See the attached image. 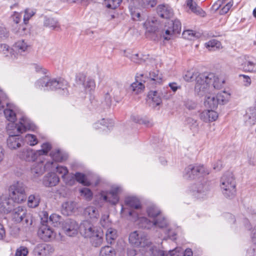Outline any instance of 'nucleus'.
<instances>
[{"mask_svg": "<svg viewBox=\"0 0 256 256\" xmlns=\"http://www.w3.org/2000/svg\"><path fill=\"white\" fill-rule=\"evenodd\" d=\"M195 80L196 83L194 90L199 94L205 92L210 86L214 88H218L220 82L219 78L213 73L200 74L196 75Z\"/></svg>", "mask_w": 256, "mask_h": 256, "instance_id": "obj_1", "label": "nucleus"}, {"mask_svg": "<svg viewBox=\"0 0 256 256\" xmlns=\"http://www.w3.org/2000/svg\"><path fill=\"white\" fill-rule=\"evenodd\" d=\"M79 230L82 236L90 240L93 246L98 247L102 244L103 238L102 233L90 221H83L80 225Z\"/></svg>", "mask_w": 256, "mask_h": 256, "instance_id": "obj_2", "label": "nucleus"}, {"mask_svg": "<svg viewBox=\"0 0 256 256\" xmlns=\"http://www.w3.org/2000/svg\"><path fill=\"white\" fill-rule=\"evenodd\" d=\"M4 113L6 118L10 122H12V125L14 126L17 134H22L25 132L27 130H30L32 128V124L30 120L26 117L22 116L18 124H14V122L16 120V114L14 110L9 108L4 110Z\"/></svg>", "mask_w": 256, "mask_h": 256, "instance_id": "obj_3", "label": "nucleus"}, {"mask_svg": "<svg viewBox=\"0 0 256 256\" xmlns=\"http://www.w3.org/2000/svg\"><path fill=\"white\" fill-rule=\"evenodd\" d=\"M40 216V226L38 231V235L42 240L49 242L55 238V233L50 225L48 224V213L45 211L42 212Z\"/></svg>", "mask_w": 256, "mask_h": 256, "instance_id": "obj_4", "label": "nucleus"}, {"mask_svg": "<svg viewBox=\"0 0 256 256\" xmlns=\"http://www.w3.org/2000/svg\"><path fill=\"white\" fill-rule=\"evenodd\" d=\"M67 85V82L61 78H49L47 76L40 78L36 82V86L38 88L46 87L48 90H52L58 89L64 90L66 88Z\"/></svg>", "mask_w": 256, "mask_h": 256, "instance_id": "obj_5", "label": "nucleus"}, {"mask_svg": "<svg viewBox=\"0 0 256 256\" xmlns=\"http://www.w3.org/2000/svg\"><path fill=\"white\" fill-rule=\"evenodd\" d=\"M181 22L178 20H170L164 26L161 36L165 40H170L173 38L176 34H178L181 31Z\"/></svg>", "mask_w": 256, "mask_h": 256, "instance_id": "obj_6", "label": "nucleus"}, {"mask_svg": "<svg viewBox=\"0 0 256 256\" xmlns=\"http://www.w3.org/2000/svg\"><path fill=\"white\" fill-rule=\"evenodd\" d=\"M26 186L22 182H17L10 186L9 195L16 203H21L26 199Z\"/></svg>", "mask_w": 256, "mask_h": 256, "instance_id": "obj_7", "label": "nucleus"}, {"mask_svg": "<svg viewBox=\"0 0 256 256\" xmlns=\"http://www.w3.org/2000/svg\"><path fill=\"white\" fill-rule=\"evenodd\" d=\"M209 174V171L203 165L192 164L184 169V176L186 179L194 180Z\"/></svg>", "mask_w": 256, "mask_h": 256, "instance_id": "obj_8", "label": "nucleus"}, {"mask_svg": "<svg viewBox=\"0 0 256 256\" xmlns=\"http://www.w3.org/2000/svg\"><path fill=\"white\" fill-rule=\"evenodd\" d=\"M128 240L132 245L143 248V250L150 244V240L144 233L136 230L130 234Z\"/></svg>", "mask_w": 256, "mask_h": 256, "instance_id": "obj_9", "label": "nucleus"}, {"mask_svg": "<svg viewBox=\"0 0 256 256\" xmlns=\"http://www.w3.org/2000/svg\"><path fill=\"white\" fill-rule=\"evenodd\" d=\"M124 202L127 208L122 206V211L128 212L130 216H132L135 218H138V215L136 210L141 208L139 200L135 197H128L126 198Z\"/></svg>", "mask_w": 256, "mask_h": 256, "instance_id": "obj_10", "label": "nucleus"}, {"mask_svg": "<svg viewBox=\"0 0 256 256\" xmlns=\"http://www.w3.org/2000/svg\"><path fill=\"white\" fill-rule=\"evenodd\" d=\"M121 190L120 187L118 186L112 187L110 191L106 192V194H104V192L100 193V199L115 205L119 201L118 194Z\"/></svg>", "mask_w": 256, "mask_h": 256, "instance_id": "obj_11", "label": "nucleus"}, {"mask_svg": "<svg viewBox=\"0 0 256 256\" xmlns=\"http://www.w3.org/2000/svg\"><path fill=\"white\" fill-rule=\"evenodd\" d=\"M62 230L69 236H73L78 234L79 226L76 220L72 219L66 220L62 224Z\"/></svg>", "mask_w": 256, "mask_h": 256, "instance_id": "obj_12", "label": "nucleus"}, {"mask_svg": "<svg viewBox=\"0 0 256 256\" xmlns=\"http://www.w3.org/2000/svg\"><path fill=\"white\" fill-rule=\"evenodd\" d=\"M54 247L49 244H37L34 250L35 255L38 256H50L54 252Z\"/></svg>", "mask_w": 256, "mask_h": 256, "instance_id": "obj_13", "label": "nucleus"}, {"mask_svg": "<svg viewBox=\"0 0 256 256\" xmlns=\"http://www.w3.org/2000/svg\"><path fill=\"white\" fill-rule=\"evenodd\" d=\"M14 200L6 195L0 196V211L4 213L10 212L13 208Z\"/></svg>", "mask_w": 256, "mask_h": 256, "instance_id": "obj_14", "label": "nucleus"}, {"mask_svg": "<svg viewBox=\"0 0 256 256\" xmlns=\"http://www.w3.org/2000/svg\"><path fill=\"white\" fill-rule=\"evenodd\" d=\"M53 162H48L44 166L42 162L36 163L31 168V173L34 177H38L43 174L45 168H52Z\"/></svg>", "mask_w": 256, "mask_h": 256, "instance_id": "obj_15", "label": "nucleus"}, {"mask_svg": "<svg viewBox=\"0 0 256 256\" xmlns=\"http://www.w3.org/2000/svg\"><path fill=\"white\" fill-rule=\"evenodd\" d=\"M254 107H250L244 116V120L246 126H252L256 123V100Z\"/></svg>", "mask_w": 256, "mask_h": 256, "instance_id": "obj_16", "label": "nucleus"}, {"mask_svg": "<svg viewBox=\"0 0 256 256\" xmlns=\"http://www.w3.org/2000/svg\"><path fill=\"white\" fill-rule=\"evenodd\" d=\"M60 182L59 177L54 172H50L46 175L42 180L44 185L46 187L56 186Z\"/></svg>", "mask_w": 256, "mask_h": 256, "instance_id": "obj_17", "label": "nucleus"}, {"mask_svg": "<svg viewBox=\"0 0 256 256\" xmlns=\"http://www.w3.org/2000/svg\"><path fill=\"white\" fill-rule=\"evenodd\" d=\"M19 158L26 161H34L37 157V154L30 148H24L18 154Z\"/></svg>", "mask_w": 256, "mask_h": 256, "instance_id": "obj_18", "label": "nucleus"}, {"mask_svg": "<svg viewBox=\"0 0 256 256\" xmlns=\"http://www.w3.org/2000/svg\"><path fill=\"white\" fill-rule=\"evenodd\" d=\"M220 190L224 196L228 199H233L236 196V186L220 185Z\"/></svg>", "mask_w": 256, "mask_h": 256, "instance_id": "obj_19", "label": "nucleus"}, {"mask_svg": "<svg viewBox=\"0 0 256 256\" xmlns=\"http://www.w3.org/2000/svg\"><path fill=\"white\" fill-rule=\"evenodd\" d=\"M158 14L162 18H170L173 16L172 8L166 4H160L157 8Z\"/></svg>", "mask_w": 256, "mask_h": 256, "instance_id": "obj_20", "label": "nucleus"}, {"mask_svg": "<svg viewBox=\"0 0 256 256\" xmlns=\"http://www.w3.org/2000/svg\"><path fill=\"white\" fill-rule=\"evenodd\" d=\"M200 116L202 120L208 122L216 120L218 118V114L213 110H206L202 112Z\"/></svg>", "mask_w": 256, "mask_h": 256, "instance_id": "obj_21", "label": "nucleus"}, {"mask_svg": "<svg viewBox=\"0 0 256 256\" xmlns=\"http://www.w3.org/2000/svg\"><path fill=\"white\" fill-rule=\"evenodd\" d=\"M74 178L84 186H88L90 184V182L87 180L86 175L79 172H76L74 176H71L69 181H66V182L72 185L74 182Z\"/></svg>", "mask_w": 256, "mask_h": 256, "instance_id": "obj_22", "label": "nucleus"}, {"mask_svg": "<svg viewBox=\"0 0 256 256\" xmlns=\"http://www.w3.org/2000/svg\"><path fill=\"white\" fill-rule=\"evenodd\" d=\"M148 80L150 84H160L162 82V74L158 70H153L149 72Z\"/></svg>", "mask_w": 256, "mask_h": 256, "instance_id": "obj_23", "label": "nucleus"}, {"mask_svg": "<svg viewBox=\"0 0 256 256\" xmlns=\"http://www.w3.org/2000/svg\"><path fill=\"white\" fill-rule=\"evenodd\" d=\"M22 142V140L17 134L10 135L7 139V145L11 150L20 148L21 146Z\"/></svg>", "mask_w": 256, "mask_h": 256, "instance_id": "obj_24", "label": "nucleus"}, {"mask_svg": "<svg viewBox=\"0 0 256 256\" xmlns=\"http://www.w3.org/2000/svg\"><path fill=\"white\" fill-rule=\"evenodd\" d=\"M146 256H165V252L158 249L156 247L152 246V242L148 244L144 250Z\"/></svg>", "mask_w": 256, "mask_h": 256, "instance_id": "obj_25", "label": "nucleus"}, {"mask_svg": "<svg viewBox=\"0 0 256 256\" xmlns=\"http://www.w3.org/2000/svg\"><path fill=\"white\" fill-rule=\"evenodd\" d=\"M148 102L152 107H156L162 102V99L158 92L156 90H150L148 95Z\"/></svg>", "mask_w": 256, "mask_h": 256, "instance_id": "obj_26", "label": "nucleus"}, {"mask_svg": "<svg viewBox=\"0 0 256 256\" xmlns=\"http://www.w3.org/2000/svg\"><path fill=\"white\" fill-rule=\"evenodd\" d=\"M137 4L138 0H131L128 6L129 10L132 18L135 20H139L140 16V12L138 8L136 7Z\"/></svg>", "mask_w": 256, "mask_h": 256, "instance_id": "obj_27", "label": "nucleus"}, {"mask_svg": "<svg viewBox=\"0 0 256 256\" xmlns=\"http://www.w3.org/2000/svg\"><path fill=\"white\" fill-rule=\"evenodd\" d=\"M236 186V182L232 173L227 172L221 178L220 185Z\"/></svg>", "mask_w": 256, "mask_h": 256, "instance_id": "obj_28", "label": "nucleus"}, {"mask_svg": "<svg viewBox=\"0 0 256 256\" xmlns=\"http://www.w3.org/2000/svg\"><path fill=\"white\" fill-rule=\"evenodd\" d=\"M186 5L191 11L196 15H199L202 17L205 16L206 12L200 7L198 6L193 0H187Z\"/></svg>", "mask_w": 256, "mask_h": 256, "instance_id": "obj_29", "label": "nucleus"}, {"mask_svg": "<svg viewBox=\"0 0 256 256\" xmlns=\"http://www.w3.org/2000/svg\"><path fill=\"white\" fill-rule=\"evenodd\" d=\"M26 210L22 206L15 208L12 212V218L16 222L23 221L24 216L26 215Z\"/></svg>", "mask_w": 256, "mask_h": 256, "instance_id": "obj_30", "label": "nucleus"}, {"mask_svg": "<svg viewBox=\"0 0 256 256\" xmlns=\"http://www.w3.org/2000/svg\"><path fill=\"white\" fill-rule=\"evenodd\" d=\"M28 48L29 46L24 40H18L14 46V50L20 54H22L23 53L27 52Z\"/></svg>", "mask_w": 256, "mask_h": 256, "instance_id": "obj_31", "label": "nucleus"}, {"mask_svg": "<svg viewBox=\"0 0 256 256\" xmlns=\"http://www.w3.org/2000/svg\"><path fill=\"white\" fill-rule=\"evenodd\" d=\"M218 102L216 96L212 94L210 96H206L204 101V105L206 107L211 109L216 108L218 105Z\"/></svg>", "mask_w": 256, "mask_h": 256, "instance_id": "obj_32", "label": "nucleus"}, {"mask_svg": "<svg viewBox=\"0 0 256 256\" xmlns=\"http://www.w3.org/2000/svg\"><path fill=\"white\" fill-rule=\"evenodd\" d=\"M146 32L154 33L158 30V22L156 20H148L144 24Z\"/></svg>", "mask_w": 256, "mask_h": 256, "instance_id": "obj_33", "label": "nucleus"}, {"mask_svg": "<svg viewBox=\"0 0 256 256\" xmlns=\"http://www.w3.org/2000/svg\"><path fill=\"white\" fill-rule=\"evenodd\" d=\"M86 217L90 219L98 218L99 216V213L97 208L93 206L86 207L84 212Z\"/></svg>", "mask_w": 256, "mask_h": 256, "instance_id": "obj_34", "label": "nucleus"}, {"mask_svg": "<svg viewBox=\"0 0 256 256\" xmlns=\"http://www.w3.org/2000/svg\"><path fill=\"white\" fill-rule=\"evenodd\" d=\"M116 252L114 248L108 246L102 247L99 252V256H116Z\"/></svg>", "mask_w": 256, "mask_h": 256, "instance_id": "obj_35", "label": "nucleus"}, {"mask_svg": "<svg viewBox=\"0 0 256 256\" xmlns=\"http://www.w3.org/2000/svg\"><path fill=\"white\" fill-rule=\"evenodd\" d=\"M44 25L52 30H58L60 29V26L58 21L53 18H46L44 22Z\"/></svg>", "mask_w": 256, "mask_h": 256, "instance_id": "obj_36", "label": "nucleus"}, {"mask_svg": "<svg viewBox=\"0 0 256 256\" xmlns=\"http://www.w3.org/2000/svg\"><path fill=\"white\" fill-rule=\"evenodd\" d=\"M242 68L245 72H256V62L245 60L241 65Z\"/></svg>", "mask_w": 256, "mask_h": 256, "instance_id": "obj_37", "label": "nucleus"}, {"mask_svg": "<svg viewBox=\"0 0 256 256\" xmlns=\"http://www.w3.org/2000/svg\"><path fill=\"white\" fill-rule=\"evenodd\" d=\"M40 198L38 194H31L28 198V204L30 208L37 207L40 203Z\"/></svg>", "mask_w": 256, "mask_h": 256, "instance_id": "obj_38", "label": "nucleus"}, {"mask_svg": "<svg viewBox=\"0 0 256 256\" xmlns=\"http://www.w3.org/2000/svg\"><path fill=\"white\" fill-rule=\"evenodd\" d=\"M138 4L142 8H150L156 5L157 0H138Z\"/></svg>", "mask_w": 256, "mask_h": 256, "instance_id": "obj_39", "label": "nucleus"}, {"mask_svg": "<svg viewBox=\"0 0 256 256\" xmlns=\"http://www.w3.org/2000/svg\"><path fill=\"white\" fill-rule=\"evenodd\" d=\"M147 212L149 217L156 220L161 215L160 210L155 206H149L147 209Z\"/></svg>", "mask_w": 256, "mask_h": 256, "instance_id": "obj_40", "label": "nucleus"}, {"mask_svg": "<svg viewBox=\"0 0 256 256\" xmlns=\"http://www.w3.org/2000/svg\"><path fill=\"white\" fill-rule=\"evenodd\" d=\"M230 97V94L225 91L220 92L216 96V98L218 100L219 104H224L226 103Z\"/></svg>", "mask_w": 256, "mask_h": 256, "instance_id": "obj_41", "label": "nucleus"}, {"mask_svg": "<svg viewBox=\"0 0 256 256\" xmlns=\"http://www.w3.org/2000/svg\"><path fill=\"white\" fill-rule=\"evenodd\" d=\"M153 225L159 227L160 228H164L166 227L168 225V222L166 218L161 215L157 218L156 220H153Z\"/></svg>", "mask_w": 256, "mask_h": 256, "instance_id": "obj_42", "label": "nucleus"}, {"mask_svg": "<svg viewBox=\"0 0 256 256\" xmlns=\"http://www.w3.org/2000/svg\"><path fill=\"white\" fill-rule=\"evenodd\" d=\"M106 238L108 243L112 244V241L116 238V232L115 230L109 228L106 232Z\"/></svg>", "mask_w": 256, "mask_h": 256, "instance_id": "obj_43", "label": "nucleus"}, {"mask_svg": "<svg viewBox=\"0 0 256 256\" xmlns=\"http://www.w3.org/2000/svg\"><path fill=\"white\" fill-rule=\"evenodd\" d=\"M220 46V42L216 40H212L205 44L206 47L210 50H214L219 48Z\"/></svg>", "mask_w": 256, "mask_h": 256, "instance_id": "obj_44", "label": "nucleus"}, {"mask_svg": "<svg viewBox=\"0 0 256 256\" xmlns=\"http://www.w3.org/2000/svg\"><path fill=\"white\" fill-rule=\"evenodd\" d=\"M148 55H144L142 54H140V56L139 54H132V56H130L129 58L132 61L135 63L142 64L145 60L144 58H148Z\"/></svg>", "mask_w": 256, "mask_h": 256, "instance_id": "obj_45", "label": "nucleus"}, {"mask_svg": "<svg viewBox=\"0 0 256 256\" xmlns=\"http://www.w3.org/2000/svg\"><path fill=\"white\" fill-rule=\"evenodd\" d=\"M50 156L52 159L51 162H59L63 160L64 158L62 152L59 150H52L50 153Z\"/></svg>", "mask_w": 256, "mask_h": 256, "instance_id": "obj_46", "label": "nucleus"}, {"mask_svg": "<svg viewBox=\"0 0 256 256\" xmlns=\"http://www.w3.org/2000/svg\"><path fill=\"white\" fill-rule=\"evenodd\" d=\"M96 84L94 80L92 78H88L83 87L86 92H91L95 88Z\"/></svg>", "mask_w": 256, "mask_h": 256, "instance_id": "obj_47", "label": "nucleus"}, {"mask_svg": "<svg viewBox=\"0 0 256 256\" xmlns=\"http://www.w3.org/2000/svg\"><path fill=\"white\" fill-rule=\"evenodd\" d=\"M131 88L136 94H138L143 90L144 86L142 82H136L131 84Z\"/></svg>", "mask_w": 256, "mask_h": 256, "instance_id": "obj_48", "label": "nucleus"}, {"mask_svg": "<svg viewBox=\"0 0 256 256\" xmlns=\"http://www.w3.org/2000/svg\"><path fill=\"white\" fill-rule=\"evenodd\" d=\"M122 0H105L106 7L112 9H115L118 7Z\"/></svg>", "mask_w": 256, "mask_h": 256, "instance_id": "obj_49", "label": "nucleus"}, {"mask_svg": "<svg viewBox=\"0 0 256 256\" xmlns=\"http://www.w3.org/2000/svg\"><path fill=\"white\" fill-rule=\"evenodd\" d=\"M196 34V33L192 30H186L183 32L182 35L185 39L194 40L196 38H198Z\"/></svg>", "mask_w": 256, "mask_h": 256, "instance_id": "obj_50", "label": "nucleus"}, {"mask_svg": "<svg viewBox=\"0 0 256 256\" xmlns=\"http://www.w3.org/2000/svg\"><path fill=\"white\" fill-rule=\"evenodd\" d=\"M207 186L201 183L194 184L192 186V190L193 192L200 193L204 192L206 190Z\"/></svg>", "mask_w": 256, "mask_h": 256, "instance_id": "obj_51", "label": "nucleus"}, {"mask_svg": "<svg viewBox=\"0 0 256 256\" xmlns=\"http://www.w3.org/2000/svg\"><path fill=\"white\" fill-rule=\"evenodd\" d=\"M52 146L48 142H46L42 145V149L38 150L37 152L38 155H45L51 150Z\"/></svg>", "mask_w": 256, "mask_h": 256, "instance_id": "obj_52", "label": "nucleus"}, {"mask_svg": "<svg viewBox=\"0 0 256 256\" xmlns=\"http://www.w3.org/2000/svg\"><path fill=\"white\" fill-rule=\"evenodd\" d=\"M81 196H84L86 200H90L92 197V191L88 188H84L80 190Z\"/></svg>", "mask_w": 256, "mask_h": 256, "instance_id": "obj_53", "label": "nucleus"}, {"mask_svg": "<svg viewBox=\"0 0 256 256\" xmlns=\"http://www.w3.org/2000/svg\"><path fill=\"white\" fill-rule=\"evenodd\" d=\"M118 88L119 87L117 85H116L110 91V93H112L113 94L114 99L117 102H118L121 98L120 91Z\"/></svg>", "mask_w": 256, "mask_h": 256, "instance_id": "obj_54", "label": "nucleus"}, {"mask_svg": "<svg viewBox=\"0 0 256 256\" xmlns=\"http://www.w3.org/2000/svg\"><path fill=\"white\" fill-rule=\"evenodd\" d=\"M26 140L30 146H34L36 144L38 140L34 135L31 134H27L26 136Z\"/></svg>", "mask_w": 256, "mask_h": 256, "instance_id": "obj_55", "label": "nucleus"}, {"mask_svg": "<svg viewBox=\"0 0 256 256\" xmlns=\"http://www.w3.org/2000/svg\"><path fill=\"white\" fill-rule=\"evenodd\" d=\"M112 103V100L110 94L109 92H108L104 95V100L102 102V104L106 108H109L111 106Z\"/></svg>", "mask_w": 256, "mask_h": 256, "instance_id": "obj_56", "label": "nucleus"}, {"mask_svg": "<svg viewBox=\"0 0 256 256\" xmlns=\"http://www.w3.org/2000/svg\"><path fill=\"white\" fill-rule=\"evenodd\" d=\"M60 216L55 214H51L50 217L48 216V224H54V226H56V224L60 222Z\"/></svg>", "mask_w": 256, "mask_h": 256, "instance_id": "obj_57", "label": "nucleus"}, {"mask_svg": "<svg viewBox=\"0 0 256 256\" xmlns=\"http://www.w3.org/2000/svg\"><path fill=\"white\" fill-rule=\"evenodd\" d=\"M56 169L57 172H58L59 174H62V178L66 182L68 181L67 180H65V178H66L65 176H66L67 175V174L68 172V168L65 166H57L56 167Z\"/></svg>", "mask_w": 256, "mask_h": 256, "instance_id": "obj_58", "label": "nucleus"}, {"mask_svg": "<svg viewBox=\"0 0 256 256\" xmlns=\"http://www.w3.org/2000/svg\"><path fill=\"white\" fill-rule=\"evenodd\" d=\"M28 253V248L25 246H20L16 252L15 256H26Z\"/></svg>", "mask_w": 256, "mask_h": 256, "instance_id": "obj_59", "label": "nucleus"}, {"mask_svg": "<svg viewBox=\"0 0 256 256\" xmlns=\"http://www.w3.org/2000/svg\"><path fill=\"white\" fill-rule=\"evenodd\" d=\"M35 14V12L30 9H26L25 10V13L24 16V22L25 24L28 21L30 18L32 16Z\"/></svg>", "mask_w": 256, "mask_h": 256, "instance_id": "obj_60", "label": "nucleus"}, {"mask_svg": "<svg viewBox=\"0 0 256 256\" xmlns=\"http://www.w3.org/2000/svg\"><path fill=\"white\" fill-rule=\"evenodd\" d=\"M197 75V73L194 74L192 72H187L184 76V78L185 80L187 82H190L196 79V76Z\"/></svg>", "mask_w": 256, "mask_h": 256, "instance_id": "obj_61", "label": "nucleus"}, {"mask_svg": "<svg viewBox=\"0 0 256 256\" xmlns=\"http://www.w3.org/2000/svg\"><path fill=\"white\" fill-rule=\"evenodd\" d=\"M87 80L86 76L84 74H80L76 77V82L78 85H82V86L84 84V83Z\"/></svg>", "mask_w": 256, "mask_h": 256, "instance_id": "obj_62", "label": "nucleus"}, {"mask_svg": "<svg viewBox=\"0 0 256 256\" xmlns=\"http://www.w3.org/2000/svg\"><path fill=\"white\" fill-rule=\"evenodd\" d=\"M100 224L101 226L104 228H107L109 226L110 223L108 221V215H103L102 216L100 220Z\"/></svg>", "mask_w": 256, "mask_h": 256, "instance_id": "obj_63", "label": "nucleus"}, {"mask_svg": "<svg viewBox=\"0 0 256 256\" xmlns=\"http://www.w3.org/2000/svg\"><path fill=\"white\" fill-rule=\"evenodd\" d=\"M166 256H182V252H179L178 248H175L172 250H169Z\"/></svg>", "mask_w": 256, "mask_h": 256, "instance_id": "obj_64", "label": "nucleus"}]
</instances>
